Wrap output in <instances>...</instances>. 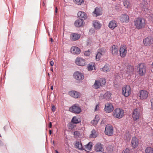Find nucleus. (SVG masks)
<instances>
[{
	"label": "nucleus",
	"instance_id": "1",
	"mask_svg": "<svg viewBox=\"0 0 153 153\" xmlns=\"http://www.w3.org/2000/svg\"><path fill=\"white\" fill-rule=\"evenodd\" d=\"M134 23L136 27L138 29L143 28L146 25L144 19L140 17L135 18L134 21Z\"/></svg>",
	"mask_w": 153,
	"mask_h": 153
},
{
	"label": "nucleus",
	"instance_id": "2",
	"mask_svg": "<svg viewBox=\"0 0 153 153\" xmlns=\"http://www.w3.org/2000/svg\"><path fill=\"white\" fill-rule=\"evenodd\" d=\"M114 116L116 118L121 119L124 115V112L122 109L117 108L114 111Z\"/></svg>",
	"mask_w": 153,
	"mask_h": 153
},
{
	"label": "nucleus",
	"instance_id": "3",
	"mask_svg": "<svg viewBox=\"0 0 153 153\" xmlns=\"http://www.w3.org/2000/svg\"><path fill=\"white\" fill-rule=\"evenodd\" d=\"M146 67L143 63H140L137 65V73L140 76H142L144 75L146 72Z\"/></svg>",
	"mask_w": 153,
	"mask_h": 153
},
{
	"label": "nucleus",
	"instance_id": "4",
	"mask_svg": "<svg viewBox=\"0 0 153 153\" xmlns=\"http://www.w3.org/2000/svg\"><path fill=\"white\" fill-rule=\"evenodd\" d=\"M141 116V113L137 108L134 109L132 114V117L134 121L137 122L139 120Z\"/></svg>",
	"mask_w": 153,
	"mask_h": 153
},
{
	"label": "nucleus",
	"instance_id": "5",
	"mask_svg": "<svg viewBox=\"0 0 153 153\" xmlns=\"http://www.w3.org/2000/svg\"><path fill=\"white\" fill-rule=\"evenodd\" d=\"M131 88L129 85H126L122 88V94L125 97H128L131 94Z\"/></svg>",
	"mask_w": 153,
	"mask_h": 153
},
{
	"label": "nucleus",
	"instance_id": "6",
	"mask_svg": "<svg viewBox=\"0 0 153 153\" xmlns=\"http://www.w3.org/2000/svg\"><path fill=\"white\" fill-rule=\"evenodd\" d=\"M69 110L73 113L78 114L81 111V109L78 105L75 104L70 108Z\"/></svg>",
	"mask_w": 153,
	"mask_h": 153
},
{
	"label": "nucleus",
	"instance_id": "7",
	"mask_svg": "<svg viewBox=\"0 0 153 153\" xmlns=\"http://www.w3.org/2000/svg\"><path fill=\"white\" fill-rule=\"evenodd\" d=\"M138 95L141 100H144L147 98L148 96L149 92L145 90H141L139 93Z\"/></svg>",
	"mask_w": 153,
	"mask_h": 153
},
{
	"label": "nucleus",
	"instance_id": "8",
	"mask_svg": "<svg viewBox=\"0 0 153 153\" xmlns=\"http://www.w3.org/2000/svg\"><path fill=\"white\" fill-rule=\"evenodd\" d=\"M113 127L110 125H108L106 126L105 132V134L108 136H111L113 134Z\"/></svg>",
	"mask_w": 153,
	"mask_h": 153
},
{
	"label": "nucleus",
	"instance_id": "9",
	"mask_svg": "<svg viewBox=\"0 0 153 153\" xmlns=\"http://www.w3.org/2000/svg\"><path fill=\"white\" fill-rule=\"evenodd\" d=\"M143 42L146 46H150L153 43V38L151 36H148L144 39Z\"/></svg>",
	"mask_w": 153,
	"mask_h": 153
},
{
	"label": "nucleus",
	"instance_id": "10",
	"mask_svg": "<svg viewBox=\"0 0 153 153\" xmlns=\"http://www.w3.org/2000/svg\"><path fill=\"white\" fill-rule=\"evenodd\" d=\"M126 47L125 45H121L120 49V56L121 57H125L127 53Z\"/></svg>",
	"mask_w": 153,
	"mask_h": 153
},
{
	"label": "nucleus",
	"instance_id": "11",
	"mask_svg": "<svg viewBox=\"0 0 153 153\" xmlns=\"http://www.w3.org/2000/svg\"><path fill=\"white\" fill-rule=\"evenodd\" d=\"M114 109L113 105L110 103H107L105 105L104 110L107 113H110Z\"/></svg>",
	"mask_w": 153,
	"mask_h": 153
},
{
	"label": "nucleus",
	"instance_id": "12",
	"mask_svg": "<svg viewBox=\"0 0 153 153\" xmlns=\"http://www.w3.org/2000/svg\"><path fill=\"white\" fill-rule=\"evenodd\" d=\"M73 76L75 79L78 80H82L84 78L83 74L78 71L75 72Z\"/></svg>",
	"mask_w": 153,
	"mask_h": 153
},
{
	"label": "nucleus",
	"instance_id": "13",
	"mask_svg": "<svg viewBox=\"0 0 153 153\" xmlns=\"http://www.w3.org/2000/svg\"><path fill=\"white\" fill-rule=\"evenodd\" d=\"M138 139L136 137H133L131 141V147L133 149H135L138 146Z\"/></svg>",
	"mask_w": 153,
	"mask_h": 153
},
{
	"label": "nucleus",
	"instance_id": "14",
	"mask_svg": "<svg viewBox=\"0 0 153 153\" xmlns=\"http://www.w3.org/2000/svg\"><path fill=\"white\" fill-rule=\"evenodd\" d=\"M110 50L111 51L112 54L113 56H116L118 53V47L117 45H112Z\"/></svg>",
	"mask_w": 153,
	"mask_h": 153
},
{
	"label": "nucleus",
	"instance_id": "15",
	"mask_svg": "<svg viewBox=\"0 0 153 153\" xmlns=\"http://www.w3.org/2000/svg\"><path fill=\"white\" fill-rule=\"evenodd\" d=\"M75 63L76 64L80 66H83L85 65V60L82 58H76Z\"/></svg>",
	"mask_w": 153,
	"mask_h": 153
},
{
	"label": "nucleus",
	"instance_id": "16",
	"mask_svg": "<svg viewBox=\"0 0 153 153\" xmlns=\"http://www.w3.org/2000/svg\"><path fill=\"white\" fill-rule=\"evenodd\" d=\"M69 95L72 97L75 98H77L81 96V94L74 91H71L69 92Z\"/></svg>",
	"mask_w": 153,
	"mask_h": 153
},
{
	"label": "nucleus",
	"instance_id": "17",
	"mask_svg": "<svg viewBox=\"0 0 153 153\" xmlns=\"http://www.w3.org/2000/svg\"><path fill=\"white\" fill-rule=\"evenodd\" d=\"M111 94L110 92L107 91L104 94H101L100 95V98L102 99H105L106 100H108L111 97Z\"/></svg>",
	"mask_w": 153,
	"mask_h": 153
},
{
	"label": "nucleus",
	"instance_id": "18",
	"mask_svg": "<svg viewBox=\"0 0 153 153\" xmlns=\"http://www.w3.org/2000/svg\"><path fill=\"white\" fill-rule=\"evenodd\" d=\"M108 26L111 30H113L117 26V23L115 20H112L109 22Z\"/></svg>",
	"mask_w": 153,
	"mask_h": 153
},
{
	"label": "nucleus",
	"instance_id": "19",
	"mask_svg": "<svg viewBox=\"0 0 153 153\" xmlns=\"http://www.w3.org/2000/svg\"><path fill=\"white\" fill-rule=\"evenodd\" d=\"M93 146V143L91 142H89L87 144L83 146V150L87 152L90 151Z\"/></svg>",
	"mask_w": 153,
	"mask_h": 153
},
{
	"label": "nucleus",
	"instance_id": "20",
	"mask_svg": "<svg viewBox=\"0 0 153 153\" xmlns=\"http://www.w3.org/2000/svg\"><path fill=\"white\" fill-rule=\"evenodd\" d=\"M71 53L74 54H78L80 53V49L76 46H73L71 49Z\"/></svg>",
	"mask_w": 153,
	"mask_h": 153
},
{
	"label": "nucleus",
	"instance_id": "21",
	"mask_svg": "<svg viewBox=\"0 0 153 153\" xmlns=\"http://www.w3.org/2000/svg\"><path fill=\"white\" fill-rule=\"evenodd\" d=\"M84 23L83 19H79L75 21L74 25L76 27H79L82 26Z\"/></svg>",
	"mask_w": 153,
	"mask_h": 153
},
{
	"label": "nucleus",
	"instance_id": "22",
	"mask_svg": "<svg viewBox=\"0 0 153 153\" xmlns=\"http://www.w3.org/2000/svg\"><path fill=\"white\" fill-rule=\"evenodd\" d=\"M77 16L79 19H83V20L86 19L87 18V15L86 13L82 11H79L77 13Z\"/></svg>",
	"mask_w": 153,
	"mask_h": 153
},
{
	"label": "nucleus",
	"instance_id": "23",
	"mask_svg": "<svg viewBox=\"0 0 153 153\" xmlns=\"http://www.w3.org/2000/svg\"><path fill=\"white\" fill-rule=\"evenodd\" d=\"M75 147L79 150H83V146H82L80 141H76L74 145Z\"/></svg>",
	"mask_w": 153,
	"mask_h": 153
},
{
	"label": "nucleus",
	"instance_id": "24",
	"mask_svg": "<svg viewBox=\"0 0 153 153\" xmlns=\"http://www.w3.org/2000/svg\"><path fill=\"white\" fill-rule=\"evenodd\" d=\"M129 16L126 14H122L121 16L120 20L122 22H128Z\"/></svg>",
	"mask_w": 153,
	"mask_h": 153
},
{
	"label": "nucleus",
	"instance_id": "25",
	"mask_svg": "<svg viewBox=\"0 0 153 153\" xmlns=\"http://www.w3.org/2000/svg\"><path fill=\"white\" fill-rule=\"evenodd\" d=\"M80 37V35L76 33H72L70 36L71 39L73 41L78 40Z\"/></svg>",
	"mask_w": 153,
	"mask_h": 153
},
{
	"label": "nucleus",
	"instance_id": "26",
	"mask_svg": "<svg viewBox=\"0 0 153 153\" xmlns=\"http://www.w3.org/2000/svg\"><path fill=\"white\" fill-rule=\"evenodd\" d=\"M103 149V146L100 143H97L95 145V150L97 152H102Z\"/></svg>",
	"mask_w": 153,
	"mask_h": 153
},
{
	"label": "nucleus",
	"instance_id": "27",
	"mask_svg": "<svg viewBox=\"0 0 153 153\" xmlns=\"http://www.w3.org/2000/svg\"><path fill=\"white\" fill-rule=\"evenodd\" d=\"M134 71V67L130 65L127 66V72L128 75H131L133 73Z\"/></svg>",
	"mask_w": 153,
	"mask_h": 153
},
{
	"label": "nucleus",
	"instance_id": "28",
	"mask_svg": "<svg viewBox=\"0 0 153 153\" xmlns=\"http://www.w3.org/2000/svg\"><path fill=\"white\" fill-rule=\"evenodd\" d=\"M93 25L94 28L96 29H100L101 26L99 22L97 20L93 22Z\"/></svg>",
	"mask_w": 153,
	"mask_h": 153
},
{
	"label": "nucleus",
	"instance_id": "29",
	"mask_svg": "<svg viewBox=\"0 0 153 153\" xmlns=\"http://www.w3.org/2000/svg\"><path fill=\"white\" fill-rule=\"evenodd\" d=\"M131 138V135L129 134V131H126L124 137V139L127 141H128L130 140Z\"/></svg>",
	"mask_w": 153,
	"mask_h": 153
},
{
	"label": "nucleus",
	"instance_id": "30",
	"mask_svg": "<svg viewBox=\"0 0 153 153\" xmlns=\"http://www.w3.org/2000/svg\"><path fill=\"white\" fill-rule=\"evenodd\" d=\"M93 13L96 14V16L100 15L102 14V12L101 10L97 7L95 9V10L93 12Z\"/></svg>",
	"mask_w": 153,
	"mask_h": 153
},
{
	"label": "nucleus",
	"instance_id": "31",
	"mask_svg": "<svg viewBox=\"0 0 153 153\" xmlns=\"http://www.w3.org/2000/svg\"><path fill=\"white\" fill-rule=\"evenodd\" d=\"M99 80H96L93 85L94 88L96 89L99 88L101 86Z\"/></svg>",
	"mask_w": 153,
	"mask_h": 153
},
{
	"label": "nucleus",
	"instance_id": "32",
	"mask_svg": "<svg viewBox=\"0 0 153 153\" xmlns=\"http://www.w3.org/2000/svg\"><path fill=\"white\" fill-rule=\"evenodd\" d=\"M102 70L104 72H108L110 70V68L108 64H106L102 68Z\"/></svg>",
	"mask_w": 153,
	"mask_h": 153
},
{
	"label": "nucleus",
	"instance_id": "33",
	"mask_svg": "<svg viewBox=\"0 0 153 153\" xmlns=\"http://www.w3.org/2000/svg\"><path fill=\"white\" fill-rule=\"evenodd\" d=\"M71 122L74 124H77L79 123L80 121L79 120L77 117H74L72 119Z\"/></svg>",
	"mask_w": 153,
	"mask_h": 153
},
{
	"label": "nucleus",
	"instance_id": "34",
	"mask_svg": "<svg viewBox=\"0 0 153 153\" xmlns=\"http://www.w3.org/2000/svg\"><path fill=\"white\" fill-rule=\"evenodd\" d=\"M124 6L126 8H128L130 7V4L128 0H125L123 2Z\"/></svg>",
	"mask_w": 153,
	"mask_h": 153
},
{
	"label": "nucleus",
	"instance_id": "35",
	"mask_svg": "<svg viewBox=\"0 0 153 153\" xmlns=\"http://www.w3.org/2000/svg\"><path fill=\"white\" fill-rule=\"evenodd\" d=\"M98 80L100 83L101 86H103L105 85L106 83V80L105 79L101 78Z\"/></svg>",
	"mask_w": 153,
	"mask_h": 153
},
{
	"label": "nucleus",
	"instance_id": "36",
	"mask_svg": "<svg viewBox=\"0 0 153 153\" xmlns=\"http://www.w3.org/2000/svg\"><path fill=\"white\" fill-rule=\"evenodd\" d=\"M145 153H153V149L150 147H147L145 150Z\"/></svg>",
	"mask_w": 153,
	"mask_h": 153
},
{
	"label": "nucleus",
	"instance_id": "37",
	"mask_svg": "<svg viewBox=\"0 0 153 153\" xmlns=\"http://www.w3.org/2000/svg\"><path fill=\"white\" fill-rule=\"evenodd\" d=\"M91 134H90V137H91L95 138L97 137V134L95 130H93L91 132Z\"/></svg>",
	"mask_w": 153,
	"mask_h": 153
},
{
	"label": "nucleus",
	"instance_id": "38",
	"mask_svg": "<svg viewBox=\"0 0 153 153\" xmlns=\"http://www.w3.org/2000/svg\"><path fill=\"white\" fill-rule=\"evenodd\" d=\"M101 55L102 53H101L99 52L97 53L96 56V60L99 61L100 60Z\"/></svg>",
	"mask_w": 153,
	"mask_h": 153
},
{
	"label": "nucleus",
	"instance_id": "39",
	"mask_svg": "<svg viewBox=\"0 0 153 153\" xmlns=\"http://www.w3.org/2000/svg\"><path fill=\"white\" fill-rule=\"evenodd\" d=\"M74 1L78 5H81L82 3L84 2L83 0H74Z\"/></svg>",
	"mask_w": 153,
	"mask_h": 153
},
{
	"label": "nucleus",
	"instance_id": "40",
	"mask_svg": "<svg viewBox=\"0 0 153 153\" xmlns=\"http://www.w3.org/2000/svg\"><path fill=\"white\" fill-rule=\"evenodd\" d=\"M94 66L92 64H89L87 66L88 69L89 71H91L93 70Z\"/></svg>",
	"mask_w": 153,
	"mask_h": 153
},
{
	"label": "nucleus",
	"instance_id": "41",
	"mask_svg": "<svg viewBox=\"0 0 153 153\" xmlns=\"http://www.w3.org/2000/svg\"><path fill=\"white\" fill-rule=\"evenodd\" d=\"M90 50H88L87 51H85L84 52V55L86 56H89L90 54Z\"/></svg>",
	"mask_w": 153,
	"mask_h": 153
},
{
	"label": "nucleus",
	"instance_id": "42",
	"mask_svg": "<svg viewBox=\"0 0 153 153\" xmlns=\"http://www.w3.org/2000/svg\"><path fill=\"white\" fill-rule=\"evenodd\" d=\"M94 120H95L96 123H98L100 120L99 117L98 115H96Z\"/></svg>",
	"mask_w": 153,
	"mask_h": 153
},
{
	"label": "nucleus",
	"instance_id": "43",
	"mask_svg": "<svg viewBox=\"0 0 153 153\" xmlns=\"http://www.w3.org/2000/svg\"><path fill=\"white\" fill-rule=\"evenodd\" d=\"M79 131H76L74 132V136L76 137L79 136Z\"/></svg>",
	"mask_w": 153,
	"mask_h": 153
},
{
	"label": "nucleus",
	"instance_id": "44",
	"mask_svg": "<svg viewBox=\"0 0 153 153\" xmlns=\"http://www.w3.org/2000/svg\"><path fill=\"white\" fill-rule=\"evenodd\" d=\"M129 150L127 148H126L123 151L122 153H129Z\"/></svg>",
	"mask_w": 153,
	"mask_h": 153
},
{
	"label": "nucleus",
	"instance_id": "45",
	"mask_svg": "<svg viewBox=\"0 0 153 153\" xmlns=\"http://www.w3.org/2000/svg\"><path fill=\"white\" fill-rule=\"evenodd\" d=\"M91 123L94 125H96L98 123H96L94 120H93L91 121Z\"/></svg>",
	"mask_w": 153,
	"mask_h": 153
},
{
	"label": "nucleus",
	"instance_id": "46",
	"mask_svg": "<svg viewBox=\"0 0 153 153\" xmlns=\"http://www.w3.org/2000/svg\"><path fill=\"white\" fill-rule=\"evenodd\" d=\"M56 107L54 105H52V111L54 112L55 111Z\"/></svg>",
	"mask_w": 153,
	"mask_h": 153
},
{
	"label": "nucleus",
	"instance_id": "47",
	"mask_svg": "<svg viewBox=\"0 0 153 153\" xmlns=\"http://www.w3.org/2000/svg\"><path fill=\"white\" fill-rule=\"evenodd\" d=\"M50 65L51 66H52L54 64V62H53L52 60L50 62Z\"/></svg>",
	"mask_w": 153,
	"mask_h": 153
},
{
	"label": "nucleus",
	"instance_id": "48",
	"mask_svg": "<svg viewBox=\"0 0 153 153\" xmlns=\"http://www.w3.org/2000/svg\"><path fill=\"white\" fill-rule=\"evenodd\" d=\"M52 126V123L51 122H50L49 123V128H51Z\"/></svg>",
	"mask_w": 153,
	"mask_h": 153
},
{
	"label": "nucleus",
	"instance_id": "49",
	"mask_svg": "<svg viewBox=\"0 0 153 153\" xmlns=\"http://www.w3.org/2000/svg\"><path fill=\"white\" fill-rule=\"evenodd\" d=\"M3 145V143L0 140V146H2Z\"/></svg>",
	"mask_w": 153,
	"mask_h": 153
},
{
	"label": "nucleus",
	"instance_id": "50",
	"mask_svg": "<svg viewBox=\"0 0 153 153\" xmlns=\"http://www.w3.org/2000/svg\"><path fill=\"white\" fill-rule=\"evenodd\" d=\"M49 134H52V131L51 130H49Z\"/></svg>",
	"mask_w": 153,
	"mask_h": 153
},
{
	"label": "nucleus",
	"instance_id": "51",
	"mask_svg": "<svg viewBox=\"0 0 153 153\" xmlns=\"http://www.w3.org/2000/svg\"><path fill=\"white\" fill-rule=\"evenodd\" d=\"M55 12L56 13H57V8L56 7L55 8Z\"/></svg>",
	"mask_w": 153,
	"mask_h": 153
},
{
	"label": "nucleus",
	"instance_id": "52",
	"mask_svg": "<svg viewBox=\"0 0 153 153\" xmlns=\"http://www.w3.org/2000/svg\"><path fill=\"white\" fill-rule=\"evenodd\" d=\"M53 86H51V90H53Z\"/></svg>",
	"mask_w": 153,
	"mask_h": 153
},
{
	"label": "nucleus",
	"instance_id": "53",
	"mask_svg": "<svg viewBox=\"0 0 153 153\" xmlns=\"http://www.w3.org/2000/svg\"><path fill=\"white\" fill-rule=\"evenodd\" d=\"M50 40L51 41V42H53V39L52 38H50Z\"/></svg>",
	"mask_w": 153,
	"mask_h": 153
},
{
	"label": "nucleus",
	"instance_id": "54",
	"mask_svg": "<svg viewBox=\"0 0 153 153\" xmlns=\"http://www.w3.org/2000/svg\"><path fill=\"white\" fill-rule=\"evenodd\" d=\"M97 106H98V105H97L96 106V108H95V111H96L97 109Z\"/></svg>",
	"mask_w": 153,
	"mask_h": 153
},
{
	"label": "nucleus",
	"instance_id": "55",
	"mask_svg": "<svg viewBox=\"0 0 153 153\" xmlns=\"http://www.w3.org/2000/svg\"><path fill=\"white\" fill-rule=\"evenodd\" d=\"M51 70L52 71H53V68H51Z\"/></svg>",
	"mask_w": 153,
	"mask_h": 153
},
{
	"label": "nucleus",
	"instance_id": "56",
	"mask_svg": "<svg viewBox=\"0 0 153 153\" xmlns=\"http://www.w3.org/2000/svg\"><path fill=\"white\" fill-rule=\"evenodd\" d=\"M55 152H56V153H59L58 152V151H57V150H55Z\"/></svg>",
	"mask_w": 153,
	"mask_h": 153
},
{
	"label": "nucleus",
	"instance_id": "57",
	"mask_svg": "<svg viewBox=\"0 0 153 153\" xmlns=\"http://www.w3.org/2000/svg\"><path fill=\"white\" fill-rule=\"evenodd\" d=\"M151 105L152 106H153V102H151Z\"/></svg>",
	"mask_w": 153,
	"mask_h": 153
},
{
	"label": "nucleus",
	"instance_id": "58",
	"mask_svg": "<svg viewBox=\"0 0 153 153\" xmlns=\"http://www.w3.org/2000/svg\"><path fill=\"white\" fill-rule=\"evenodd\" d=\"M48 76H49L50 75V74L49 73H48Z\"/></svg>",
	"mask_w": 153,
	"mask_h": 153
},
{
	"label": "nucleus",
	"instance_id": "59",
	"mask_svg": "<svg viewBox=\"0 0 153 153\" xmlns=\"http://www.w3.org/2000/svg\"><path fill=\"white\" fill-rule=\"evenodd\" d=\"M91 30L93 31V30H91V29H90L89 30V31L91 32Z\"/></svg>",
	"mask_w": 153,
	"mask_h": 153
},
{
	"label": "nucleus",
	"instance_id": "60",
	"mask_svg": "<svg viewBox=\"0 0 153 153\" xmlns=\"http://www.w3.org/2000/svg\"><path fill=\"white\" fill-rule=\"evenodd\" d=\"M53 144L54 145V141H53Z\"/></svg>",
	"mask_w": 153,
	"mask_h": 153
},
{
	"label": "nucleus",
	"instance_id": "61",
	"mask_svg": "<svg viewBox=\"0 0 153 153\" xmlns=\"http://www.w3.org/2000/svg\"><path fill=\"white\" fill-rule=\"evenodd\" d=\"M1 137V134H0V137Z\"/></svg>",
	"mask_w": 153,
	"mask_h": 153
}]
</instances>
